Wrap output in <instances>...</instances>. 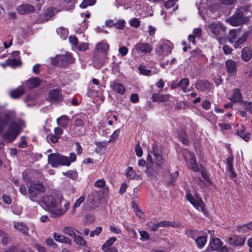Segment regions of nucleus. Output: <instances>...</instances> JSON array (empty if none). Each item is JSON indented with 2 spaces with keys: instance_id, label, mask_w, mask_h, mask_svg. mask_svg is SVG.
I'll return each mask as SVG.
<instances>
[{
  "instance_id": "obj_16",
  "label": "nucleus",
  "mask_w": 252,
  "mask_h": 252,
  "mask_svg": "<svg viewBox=\"0 0 252 252\" xmlns=\"http://www.w3.org/2000/svg\"><path fill=\"white\" fill-rule=\"evenodd\" d=\"M17 10L20 14L24 15L34 12L35 8L33 5L28 4H24L18 6Z\"/></svg>"
},
{
  "instance_id": "obj_26",
  "label": "nucleus",
  "mask_w": 252,
  "mask_h": 252,
  "mask_svg": "<svg viewBox=\"0 0 252 252\" xmlns=\"http://www.w3.org/2000/svg\"><path fill=\"white\" fill-rule=\"evenodd\" d=\"M58 10L55 8H49L47 9L44 13V17L42 21H47L49 20L52 16L58 12Z\"/></svg>"
},
{
  "instance_id": "obj_39",
  "label": "nucleus",
  "mask_w": 252,
  "mask_h": 252,
  "mask_svg": "<svg viewBox=\"0 0 252 252\" xmlns=\"http://www.w3.org/2000/svg\"><path fill=\"white\" fill-rule=\"evenodd\" d=\"M245 128L243 127L241 129L237 132V134L242 139L245 140L246 141H247L249 139V134L248 133L245 132Z\"/></svg>"
},
{
  "instance_id": "obj_47",
  "label": "nucleus",
  "mask_w": 252,
  "mask_h": 252,
  "mask_svg": "<svg viewBox=\"0 0 252 252\" xmlns=\"http://www.w3.org/2000/svg\"><path fill=\"white\" fill-rule=\"evenodd\" d=\"M102 230V228L100 226L96 227L95 230L90 232V237H94L95 235H98L101 232Z\"/></svg>"
},
{
  "instance_id": "obj_46",
  "label": "nucleus",
  "mask_w": 252,
  "mask_h": 252,
  "mask_svg": "<svg viewBox=\"0 0 252 252\" xmlns=\"http://www.w3.org/2000/svg\"><path fill=\"white\" fill-rule=\"evenodd\" d=\"M139 70L141 74L144 75H150L151 72V70L148 69L144 65H140L139 67Z\"/></svg>"
},
{
  "instance_id": "obj_14",
  "label": "nucleus",
  "mask_w": 252,
  "mask_h": 252,
  "mask_svg": "<svg viewBox=\"0 0 252 252\" xmlns=\"http://www.w3.org/2000/svg\"><path fill=\"white\" fill-rule=\"evenodd\" d=\"M226 70L230 75H234L237 72V63L232 60H228L225 62Z\"/></svg>"
},
{
  "instance_id": "obj_37",
  "label": "nucleus",
  "mask_w": 252,
  "mask_h": 252,
  "mask_svg": "<svg viewBox=\"0 0 252 252\" xmlns=\"http://www.w3.org/2000/svg\"><path fill=\"white\" fill-rule=\"evenodd\" d=\"M75 243L81 246H85L87 242L84 238L81 236L76 235L73 238Z\"/></svg>"
},
{
  "instance_id": "obj_1",
  "label": "nucleus",
  "mask_w": 252,
  "mask_h": 252,
  "mask_svg": "<svg viewBox=\"0 0 252 252\" xmlns=\"http://www.w3.org/2000/svg\"><path fill=\"white\" fill-rule=\"evenodd\" d=\"M41 206L50 213L53 218L62 216L68 209L69 203L64 201L61 195L56 198L52 195L44 196L38 203Z\"/></svg>"
},
{
  "instance_id": "obj_11",
  "label": "nucleus",
  "mask_w": 252,
  "mask_h": 252,
  "mask_svg": "<svg viewBox=\"0 0 252 252\" xmlns=\"http://www.w3.org/2000/svg\"><path fill=\"white\" fill-rule=\"evenodd\" d=\"M75 127L73 128L74 130L75 136H79L83 135L85 133V128L83 126L84 123L83 121L79 119H76L74 122Z\"/></svg>"
},
{
  "instance_id": "obj_36",
  "label": "nucleus",
  "mask_w": 252,
  "mask_h": 252,
  "mask_svg": "<svg viewBox=\"0 0 252 252\" xmlns=\"http://www.w3.org/2000/svg\"><path fill=\"white\" fill-rule=\"evenodd\" d=\"M7 63L8 65L12 67H15L16 66L20 65L22 63V62L20 60L13 58L8 60L7 61Z\"/></svg>"
},
{
  "instance_id": "obj_64",
  "label": "nucleus",
  "mask_w": 252,
  "mask_h": 252,
  "mask_svg": "<svg viewBox=\"0 0 252 252\" xmlns=\"http://www.w3.org/2000/svg\"><path fill=\"white\" fill-rule=\"evenodd\" d=\"M102 249L105 252H118V250L115 247L102 248Z\"/></svg>"
},
{
  "instance_id": "obj_51",
  "label": "nucleus",
  "mask_w": 252,
  "mask_h": 252,
  "mask_svg": "<svg viewBox=\"0 0 252 252\" xmlns=\"http://www.w3.org/2000/svg\"><path fill=\"white\" fill-rule=\"evenodd\" d=\"M105 182L103 179H99L97 180L94 184L95 187L99 188H102L105 186Z\"/></svg>"
},
{
  "instance_id": "obj_29",
  "label": "nucleus",
  "mask_w": 252,
  "mask_h": 252,
  "mask_svg": "<svg viewBox=\"0 0 252 252\" xmlns=\"http://www.w3.org/2000/svg\"><path fill=\"white\" fill-rule=\"evenodd\" d=\"M40 80L38 78H33L29 79L27 82V85L29 89H33L38 87L40 83Z\"/></svg>"
},
{
  "instance_id": "obj_2",
  "label": "nucleus",
  "mask_w": 252,
  "mask_h": 252,
  "mask_svg": "<svg viewBox=\"0 0 252 252\" xmlns=\"http://www.w3.org/2000/svg\"><path fill=\"white\" fill-rule=\"evenodd\" d=\"M45 191V188L43 184L40 183L32 184L28 189L29 198L32 201L38 203L42 199L41 194Z\"/></svg>"
},
{
  "instance_id": "obj_50",
  "label": "nucleus",
  "mask_w": 252,
  "mask_h": 252,
  "mask_svg": "<svg viewBox=\"0 0 252 252\" xmlns=\"http://www.w3.org/2000/svg\"><path fill=\"white\" fill-rule=\"evenodd\" d=\"M125 22L123 20H120L114 24V27L118 29H123L125 27Z\"/></svg>"
},
{
  "instance_id": "obj_5",
  "label": "nucleus",
  "mask_w": 252,
  "mask_h": 252,
  "mask_svg": "<svg viewBox=\"0 0 252 252\" xmlns=\"http://www.w3.org/2000/svg\"><path fill=\"white\" fill-rule=\"evenodd\" d=\"M208 28L220 42L225 34L226 28L220 22L213 23L209 25Z\"/></svg>"
},
{
  "instance_id": "obj_13",
  "label": "nucleus",
  "mask_w": 252,
  "mask_h": 252,
  "mask_svg": "<svg viewBox=\"0 0 252 252\" xmlns=\"http://www.w3.org/2000/svg\"><path fill=\"white\" fill-rule=\"evenodd\" d=\"M49 99L51 102H59L62 100V94L59 89H53L49 92Z\"/></svg>"
},
{
  "instance_id": "obj_21",
  "label": "nucleus",
  "mask_w": 252,
  "mask_h": 252,
  "mask_svg": "<svg viewBox=\"0 0 252 252\" xmlns=\"http://www.w3.org/2000/svg\"><path fill=\"white\" fill-rule=\"evenodd\" d=\"M109 48V45L107 42L104 41H101L96 44L95 49L98 52L104 54V56H106Z\"/></svg>"
},
{
  "instance_id": "obj_15",
  "label": "nucleus",
  "mask_w": 252,
  "mask_h": 252,
  "mask_svg": "<svg viewBox=\"0 0 252 252\" xmlns=\"http://www.w3.org/2000/svg\"><path fill=\"white\" fill-rule=\"evenodd\" d=\"M59 65L65 66L73 62V59L71 56L68 53L60 55L59 56Z\"/></svg>"
},
{
  "instance_id": "obj_32",
  "label": "nucleus",
  "mask_w": 252,
  "mask_h": 252,
  "mask_svg": "<svg viewBox=\"0 0 252 252\" xmlns=\"http://www.w3.org/2000/svg\"><path fill=\"white\" fill-rule=\"evenodd\" d=\"M220 241L219 238H213L210 243L209 249L213 251L218 250L220 247Z\"/></svg>"
},
{
  "instance_id": "obj_57",
  "label": "nucleus",
  "mask_w": 252,
  "mask_h": 252,
  "mask_svg": "<svg viewBox=\"0 0 252 252\" xmlns=\"http://www.w3.org/2000/svg\"><path fill=\"white\" fill-rule=\"evenodd\" d=\"M120 131L119 129L116 130L114 132L113 134L110 136V138L109 139V142H113L115 140H116L117 138V137L120 133Z\"/></svg>"
},
{
  "instance_id": "obj_28",
  "label": "nucleus",
  "mask_w": 252,
  "mask_h": 252,
  "mask_svg": "<svg viewBox=\"0 0 252 252\" xmlns=\"http://www.w3.org/2000/svg\"><path fill=\"white\" fill-rule=\"evenodd\" d=\"M69 121V118L66 115H63L57 120L58 125L63 127H66L68 125Z\"/></svg>"
},
{
  "instance_id": "obj_30",
  "label": "nucleus",
  "mask_w": 252,
  "mask_h": 252,
  "mask_svg": "<svg viewBox=\"0 0 252 252\" xmlns=\"http://www.w3.org/2000/svg\"><path fill=\"white\" fill-rule=\"evenodd\" d=\"M75 232L78 234H82L78 230L72 227L66 226L63 229V233L64 234L71 236L73 238L76 235Z\"/></svg>"
},
{
  "instance_id": "obj_4",
  "label": "nucleus",
  "mask_w": 252,
  "mask_h": 252,
  "mask_svg": "<svg viewBox=\"0 0 252 252\" xmlns=\"http://www.w3.org/2000/svg\"><path fill=\"white\" fill-rule=\"evenodd\" d=\"M20 131V124L17 122H12L9 126L7 132L4 134V138L8 142H12L19 134Z\"/></svg>"
},
{
  "instance_id": "obj_61",
  "label": "nucleus",
  "mask_w": 252,
  "mask_h": 252,
  "mask_svg": "<svg viewBox=\"0 0 252 252\" xmlns=\"http://www.w3.org/2000/svg\"><path fill=\"white\" fill-rule=\"evenodd\" d=\"M139 232L141 237V239L143 240H149V234L147 231H140Z\"/></svg>"
},
{
  "instance_id": "obj_42",
  "label": "nucleus",
  "mask_w": 252,
  "mask_h": 252,
  "mask_svg": "<svg viewBox=\"0 0 252 252\" xmlns=\"http://www.w3.org/2000/svg\"><path fill=\"white\" fill-rule=\"evenodd\" d=\"M117 240L116 237H111L108 240L106 241V242L103 245L102 248H110L112 247V245Z\"/></svg>"
},
{
  "instance_id": "obj_45",
  "label": "nucleus",
  "mask_w": 252,
  "mask_h": 252,
  "mask_svg": "<svg viewBox=\"0 0 252 252\" xmlns=\"http://www.w3.org/2000/svg\"><path fill=\"white\" fill-rule=\"evenodd\" d=\"M159 49L162 50L163 54H168L171 52V49L169 46L165 44L159 45Z\"/></svg>"
},
{
  "instance_id": "obj_8",
  "label": "nucleus",
  "mask_w": 252,
  "mask_h": 252,
  "mask_svg": "<svg viewBox=\"0 0 252 252\" xmlns=\"http://www.w3.org/2000/svg\"><path fill=\"white\" fill-rule=\"evenodd\" d=\"M15 113L13 111L5 113L2 116L0 115V133L4 130L9 122L15 119Z\"/></svg>"
},
{
  "instance_id": "obj_7",
  "label": "nucleus",
  "mask_w": 252,
  "mask_h": 252,
  "mask_svg": "<svg viewBox=\"0 0 252 252\" xmlns=\"http://www.w3.org/2000/svg\"><path fill=\"white\" fill-rule=\"evenodd\" d=\"M247 20V18L244 17L243 13L237 9L235 14L229 18V21L231 25L237 26L245 23Z\"/></svg>"
},
{
  "instance_id": "obj_33",
  "label": "nucleus",
  "mask_w": 252,
  "mask_h": 252,
  "mask_svg": "<svg viewBox=\"0 0 252 252\" xmlns=\"http://www.w3.org/2000/svg\"><path fill=\"white\" fill-rule=\"evenodd\" d=\"M14 227L23 234L28 235L29 229L25 224L23 223H16L14 224Z\"/></svg>"
},
{
  "instance_id": "obj_27",
  "label": "nucleus",
  "mask_w": 252,
  "mask_h": 252,
  "mask_svg": "<svg viewBox=\"0 0 252 252\" xmlns=\"http://www.w3.org/2000/svg\"><path fill=\"white\" fill-rule=\"evenodd\" d=\"M111 87L114 91L120 94H123L125 92V88L124 86L116 81L112 83Z\"/></svg>"
},
{
  "instance_id": "obj_25",
  "label": "nucleus",
  "mask_w": 252,
  "mask_h": 252,
  "mask_svg": "<svg viewBox=\"0 0 252 252\" xmlns=\"http://www.w3.org/2000/svg\"><path fill=\"white\" fill-rule=\"evenodd\" d=\"M249 35V32H245L235 41L234 47L235 48H241L243 44L246 41Z\"/></svg>"
},
{
  "instance_id": "obj_56",
  "label": "nucleus",
  "mask_w": 252,
  "mask_h": 252,
  "mask_svg": "<svg viewBox=\"0 0 252 252\" xmlns=\"http://www.w3.org/2000/svg\"><path fill=\"white\" fill-rule=\"evenodd\" d=\"M135 149L136 155L139 157H141L143 155V151L139 144H136Z\"/></svg>"
},
{
  "instance_id": "obj_23",
  "label": "nucleus",
  "mask_w": 252,
  "mask_h": 252,
  "mask_svg": "<svg viewBox=\"0 0 252 252\" xmlns=\"http://www.w3.org/2000/svg\"><path fill=\"white\" fill-rule=\"evenodd\" d=\"M170 95L169 94H154L152 96L153 101L157 102H165L169 100Z\"/></svg>"
},
{
  "instance_id": "obj_17",
  "label": "nucleus",
  "mask_w": 252,
  "mask_h": 252,
  "mask_svg": "<svg viewBox=\"0 0 252 252\" xmlns=\"http://www.w3.org/2000/svg\"><path fill=\"white\" fill-rule=\"evenodd\" d=\"M187 199L198 210L203 211L204 206H202V202L198 199L196 200L191 194L188 193L186 195Z\"/></svg>"
},
{
  "instance_id": "obj_18",
  "label": "nucleus",
  "mask_w": 252,
  "mask_h": 252,
  "mask_svg": "<svg viewBox=\"0 0 252 252\" xmlns=\"http://www.w3.org/2000/svg\"><path fill=\"white\" fill-rule=\"evenodd\" d=\"M241 32L239 28L230 30L227 35L228 41L230 43H234L237 37L240 35Z\"/></svg>"
},
{
  "instance_id": "obj_12",
  "label": "nucleus",
  "mask_w": 252,
  "mask_h": 252,
  "mask_svg": "<svg viewBox=\"0 0 252 252\" xmlns=\"http://www.w3.org/2000/svg\"><path fill=\"white\" fill-rule=\"evenodd\" d=\"M212 85L207 80H198L195 88L200 91L206 92L212 88Z\"/></svg>"
},
{
  "instance_id": "obj_6",
  "label": "nucleus",
  "mask_w": 252,
  "mask_h": 252,
  "mask_svg": "<svg viewBox=\"0 0 252 252\" xmlns=\"http://www.w3.org/2000/svg\"><path fill=\"white\" fill-rule=\"evenodd\" d=\"M183 156L186 161L188 167L194 171L198 170L199 168L194 155L187 150L183 152Z\"/></svg>"
},
{
  "instance_id": "obj_58",
  "label": "nucleus",
  "mask_w": 252,
  "mask_h": 252,
  "mask_svg": "<svg viewBox=\"0 0 252 252\" xmlns=\"http://www.w3.org/2000/svg\"><path fill=\"white\" fill-rule=\"evenodd\" d=\"M130 25L135 28H138L140 25V22L137 19L133 18L130 21Z\"/></svg>"
},
{
  "instance_id": "obj_55",
  "label": "nucleus",
  "mask_w": 252,
  "mask_h": 252,
  "mask_svg": "<svg viewBox=\"0 0 252 252\" xmlns=\"http://www.w3.org/2000/svg\"><path fill=\"white\" fill-rule=\"evenodd\" d=\"M158 224L159 225V227H167L169 226H172L173 227L174 226V225L171 224V222L166 220H163L158 222Z\"/></svg>"
},
{
  "instance_id": "obj_54",
  "label": "nucleus",
  "mask_w": 252,
  "mask_h": 252,
  "mask_svg": "<svg viewBox=\"0 0 252 252\" xmlns=\"http://www.w3.org/2000/svg\"><path fill=\"white\" fill-rule=\"evenodd\" d=\"M178 0H168L165 2V6L167 9L170 8L175 5Z\"/></svg>"
},
{
  "instance_id": "obj_22",
  "label": "nucleus",
  "mask_w": 252,
  "mask_h": 252,
  "mask_svg": "<svg viewBox=\"0 0 252 252\" xmlns=\"http://www.w3.org/2000/svg\"><path fill=\"white\" fill-rule=\"evenodd\" d=\"M106 56L101 57L99 55H95L93 59V63L94 67L96 68H99L105 63V58Z\"/></svg>"
},
{
  "instance_id": "obj_34",
  "label": "nucleus",
  "mask_w": 252,
  "mask_h": 252,
  "mask_svg": "<svg viewBox=\"0 0 252 252\" xmlns=\"http://www.w3.org/2000/svg\"><path fill=\"white\" fill-rule=\"evenodd\" d=\"M24 93V90L22 88H17L11 92L10 96L13 98H18L20 97Z\"/></svg>"
},
{
  "instance_id": "obj_60",
  "label": "nucleus",
  "mask_w": 252,
  "mask_h": 252,
  "mask_svg": "<svg viewBox=\"0 0 252 252\" xmlns=\"http://www.w3.org/2000/svg\"><path fill=\"white\" fill-rule=\"evenodd\" d=\"M179 83L181 87L188 86L189 85V80L186 78L182 79Z\"/></svg>"
},
{
  "instance_id": "obj_52",
  "label": "nucleus",
  "mask_w": 252,
  "mask_h": 252,
  "mask_svg": "<svg viewBox=\"0 0 252 252\" xmlns=\"http://www.w3.org/2000/svg\"><path fill=\"white\" fill-rule=\"evenodd\" d=\"M249 225L248 224H244L243 225L239 226L238 228V230L239 232L241 233H246L248 231L249 229Z\"/></svg>"
},
{
  "instance_id": "obj_24",
  "label": "nucleus",
  "mask_w": 252,
  "mask_h": 252,
  "mask_svg": "<svg viewBox=\"0 0 252 252\" xmlns=\"http://www.w3.org/2000/svg\"><path fill=\"white\" fill-rule=\"evenodd\" d=\"M53 237L54 240L57 242L66 243L69 245H71V240L69 238L66 237L63 235H60L57 233H54L53 234Z\"/></svg>"
},
{
  "instance_id": "obj_10",
  "label": "nucleus",
  "mask_w": 252,
  "mask_h": 252,
  "mask_svg": "<svg viewBox=\"0 0 252 252\" xmlns=\"http://www.w3.org/2000/svg\"><path fill=\"white\" fill-rule=\"evenodd\" d=\"M245 237L238 235H233L226 238V242L232 246L241 247L245 242Z\"/></svg>"
},
{
  "instance_id": "obj_53",
  "label": "nucleus",
  "mask_w": 252,
  "mask_h": 252,
  "mask_svg": "<svg viewBox=\"0 0 252 252\" xmlns=\"http://www.w3.org/2000/svg\"><path fill=\"white\" fill-rule=\"evenodd\" d=\"M75 47L78 50L84 51L87 50V49L88 47V46L87 44L83 43L80 44H78L77 43Z\"/></svg>"
},
{
  "instance_id": "obj_31",
  "label": "nucleus",
  "mask_w": 252,
  "mask_h": 252,
  "mask_svg": "<svg viewBox=\"0 0 252 252\" xmlns=\"http://www.w3.org/2000/svg\"><path fill=\"white\" fill-rule=\"evenodd\" d=\"M242 96L240 91L238 89L234 90L232 97L230 100L232 102H239L242 100Z\"/></svg>"
},
{
  "instance_id": "obj_3",
  "label": "nucleus",
  "mask_w": 252,
  "mask_h": 252,
  "mask_svg": "<svg viewBox=\"0 0 252 252\" xmlns=\"http://www.w3.org/2000/svg\"><path fill=\"white\" fill-rule=\"evenodd\" d=\"M48 162L54 167H57L60 165L69 166L70 164L68 157L61 155L59 153H52L49 155Z\"/></svg>"
},
{
  "instance_id": "obj_35",
  "label": "nucleus",
  "mask_w": 252,
  "mask_h": 252,
  "mask_svg": "<svg viewBox=\"0 0 252 252\" xmlns=\"http://www.w3.org/2000/svg\"><path fill=\"white\" fill-rule=\"evenodd\" d=\"M207 239L205 236L198 237L195 239V242L197 246L200 249L202 248L205 245Z\"/></svg>"
},
{
  "instance_id": "obj_40",
  "label": "nucleus",
  "mask_w": 252,
  "mask_h": 252,
  "mask_svg": "<svg viewBox=\"0 0 252 252\" xmlns=\"http://www.w3.org/2000/svg\"><path fill=\"white\" fill-rule=\"evenodd\" d=\"M63 174L67 177L70 178L73 180H76L78 177L77 172L74 171H68L66 172H63Z\"/></svg>"
},
{
  "instance_id": "obj_9",
  "label": "nucleus",
  "mask_w": 252,
  "mask_h": 252,
  "mask_svg": "<svg viewBox=\"0 0 252 252\" xmlns=\"http://www.w3.org/2000/svg\"><path fill=\"white\" fill-rule=\"evenodd\" d=\"M146 174L152 179H156L158 171L161 168L159 165L154 163L153 161L150 162L147 164Z\"/></svg>"
},
{
  "instance_id": "obj_48",
  "label": "nucleus",
  "mask_w": 252,
  "mask_h": 252,
  "mask_svg": "<svg viewBox=\"0 0 252 252\" xmlns=\"http://www.w3.org/2000/svg\"><path fill=\"white\" fill-rule=\"evenodd\" d=\"M84 200L85 197L83 196H80L74 204V205L73 206V211L75 210L76 208L79 207L81 204L84 202Z\"/></svg>"
},
{
  "instance_id": "obj_63",
  "label": "nucleus",
  "mask_w": 252,
  "mask_h": 252,
  "mask_svg": "<svg viewBox=\"0 0 252 252\" xmlns=\"http://www.w3.org/2000/svg\"><path fill=\"white\" fill-rule=\"evenodd\" d=\"M69 41L71 44H72L75 46H76V45L78 43V39L74 36H70L69 37Z\"/></svg>"
},
{
  "instance_id": "obj_44",
  "label": "nucleus",
  "mask_w": 252,
  "mask_h": 252,
  "mask_svg": "<svg viewBox=\"0 0 252 252\" xmlns=\"http://www.w3.org/2000/svg\"><path fill=\"white\" fill-rule=\"evenodd\" d=\"M95 3V0H84L80 6L82 8H85L88 5H93Z\"/></svg>"
},
{
  "instance_id": "obj_62",
  "label": "nucleus",
  "mask_w": 252,
  "mask_h": 252,
  "mask_svg": "<svg viewBox=\"0 0 252 252\" xmlns=\"http://www.w3.org/2000/svg\"><path fill=\"white\" fill-rule=\"evenodd\" d=\"M244 107L246 110L252 113V102H245Z\"/></svg>"
},
{
  "instance_id": "obj_49",
  "label": "nucleus",
  "mask_w": 252,
  "mask_h": 252,
  "mask_svg": "<svg viewBox=\"0 0 252 252\" xmlns=\"http://www.w3.org/2000/svg\"><path fill=\"white\" fill-rule=\"evenodd\" d=\"M155 162H154V163H155L158 165H159V167H161V164H162L163 162V159L161 156V155H160L159 156H155Z\"/></svg>"
},
{
  "instance_id": "obj_59",
  "label": "nucleus",
  "mask_w": 252,
  "mask_h": 252,
  "mask_svg": "<svg viewBox=\"0 0 252 252\" xmlns=\"http://www.w3.org/2000/svg\"><path fill=\"white\" fill-rule=\"evenodd\" d=\"M0 236L2 237V243L5 245H6L9 241V236L7 234H6L4 231L3 234L2 235H0Z\"/></svg>"
},
{
  "instance_id": "obj_43",
  "label": "nucleus",
  "mask_w": 252,
  "mask_h": 252,
  "mask_svg": "<svg viewBox=\"0 0 252 252\" xmlns=\"http://www.w3.org/2000/svg\"><path fill=\"white\" fill-rule=\"evenodd\" d=\"M233 157L232 155H230L229 157H228L227 158L226 163L227 164V171L231 170L233 169Z\"/></svg>"
},
{
  "instance_id": "obj_20",
  "label": "nucleus",
  "mask_w": 252,
  "mask_h": 252,
  "mask_svg": "<svg viewBox=\"0 0 252 252\" xmlns=\"http://www.w3.org/2000/svg\"><path fill=\"white\" fill-rule=\"evenodd\" d=\"M252 57V50L250 47H245L241 51V58L245 62H248Z\"/></svg>"
},
{
  "instance_id": "obj_38",
  "label": "nucleus",
  "mask_w": 252,
  "mask_h": 252,
  "mask_svg": "<svg viewBox=\"0 0 252 252\" xmlns=\"http://www.w3.org/2000/svg\"><path fill=\"white\" fill-rule=\"evenodd\" d=\"M186 234L188 237L191 238L194 240H195L196 237L198 236V231L196 229L186 230Z\"/></svg>"
},
{
  "instance_id": "obj_41",
  "label": "nucleus",
  "mask_w": 252,
  "mask_h": 252,
  "mask_svg": "<svg viewBox=\"0 0 252 252\" xmlns=\"http://www.w3.org/2000/svg\"><path fill=\"white\" fill-rule=\"evenodd\" d=\"M152 153L154 157L162 155V151L160 148L156 143H154L153 145Z\"/></svg>"
},
{
  "instance_id": "obj_19",
  "label": "nucleus",
  "mask_w": 252,
  "mask_h": 252,
  "mask_svg": "<svg viewBox=\"0 0 252 252\" xmlns=\"http://www.w3.org/2000/svg\"><path fill=\"white\" fill-rule=\"evenodd\" d=\"M136 49L141 53H148L151 52L152 48L148 43L140 42L136 44Z\"/></svg>"
}]
</instances>
